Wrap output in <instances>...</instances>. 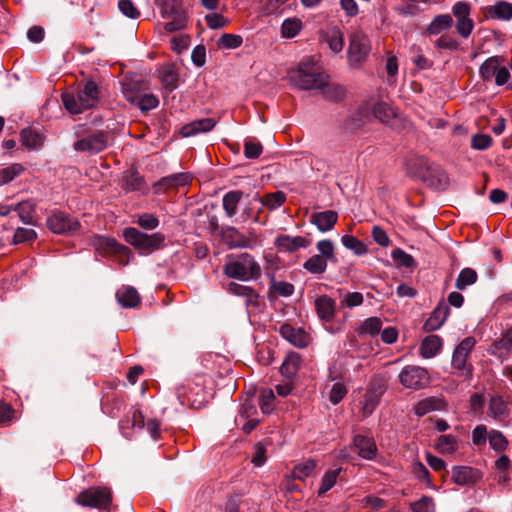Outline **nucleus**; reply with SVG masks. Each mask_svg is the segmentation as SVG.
Returning a JSON list of instances; mask_svg holds the SVG:
<instances>
[{"instance_id": "nucleus-1", "label": "nucleus", "mask_w": 512, "mask_h": 512, "mask_svg": "<svg viewBox=\"0 0 512 512\" xmlns=\"http://www.w3.org/2000/svg\"><path fill=\"white\" fill-rule=\"evenodd\" d=\"M406 170L410 177L420 179L435 189H444L448 184L446 173L424 156H414L406 161Z\"/></svg>"}, {"instance_id": "nucleus-2", "label": "nucleus", "mask_w": 512, "mask_h": 512, "mask_svg": "<svg viewBox=\"0 0 512 512\" xmlns=\"http://www.w3.org/2000/svg\"><path fill=\"white\" fill-rule=\"evenodd\" d=\"M288 76L291 84L301 90L318 89L326 83V74L310 59L301 61Z\"/></svg>"}, {"instance_id": "nucleus-3", "label": "nucleus", "mask_w": 512, "mask_h": 512, "mask_svg": "<svg viewBox=\"0 0 512 512\" xmlns=\"http://www.w3.org/2000/svg\"><path fill=\"white\" fill-rule=\"evenodd\" d=\"M99 94L97 84L89 80L76 93H63L62 101L66 110L72 114H79L95 107L99 102Z\"/></svg>"}, {"instance_id": "nucleus-4", "label": "nucleus", "mask_w": 512, "mask_h": 512, "mask_svg": "<svg viewBox=\"0 0 512 512\" xmlns=\"http://www.w3.org/2000/svg\"><path fill=\"white\" fill-rule=\"evenodd\" d=\"M75 135L78 140L74 142L73 148L77 152L97 154L106 149L108 145V134L104 131L78 125L75 128Z\"/></svg>"}, {"instance_id": "nucleus-5", "label": "nucleus", "mask_w": 512, "mask_h": 512, "mask_svg": "<svg viewBox=\"0 0 512 512\" xmlns=\"http://www.w3.org/2000/svg\"><path fill=\"white\" fill-rule=\"evenodd\" d=\"M223 272L228 278L248 281L260 276L261 267L252 255L243 253L228 261L223 267Z\"/></svg>"}, {"instance_id": "nucleus-6", "label": "nucleus", "mask_w": 512, "mask_h": 512, "mask_svg": "<svg viewBox=\"0 0 512 512\" xmlns=\"http://www.w3.org/2000/svg\"><path fill=\"white\" fill-rule=\"evenodd\" d=\"M124 239L142 254H150L165 245V236L161 233L146 234L134 227L125 228Z\"/></svg>"}, {"instance_id": "nucleus-7", "label": "nucleus", "mask_w": 512, "mask_h": 512, "mask_svg": "<svg viewBox=\"0 0 512 512\" xmlns=\"http://www.w3.org/2000/svg\"><path fill=\"white\" fill-rule=\"evenodd\" d=\"M475 344L476 340L473 337H466L453 352L451 365L460 377H470L472 375L473 367L467 360Z\"/></svg>"}, {"instance_id": "nucleus-8", "label": "nucleus", "mask_w": 512, "mask_h": 512, "mask_svg": "<svg viewBox=\"0 0 512 512\" xmlns=\"http://www.w3.org/2000/svg\"><path fill=\"white\" fill-rule=\"evenodd\" d=\"M76 503L96 509H108L112 503V494L107 487H91L79 493Z\"/></svg>"}, {"instance_id": "nucleus-9", "label": "nucleus", "mask_w": 512, "mask_h": 512, "mask_svg": "<svg viewBox=\"0 0 512 512\" xmlns=\"http://www.w3.org/2000/svg\"><path fill=\"white\" fill-rule=\"evenodd\" d=\"M398 380L406 389L421 390L430 383V375L427 369L417 365H406L400 371Z\"/></svg>"}, {"instance_id": "nucleus-10", "label": "nucleus", "mask_w": 512, "mask_h": 512, "mask_svg": "<svg viewBox=\"0 0 512 512\" xmlns=\"http://www.w3.org/2000/svg\"><path fill=\"white\" fill-rule=\"evenodd\" d=\"M371 51V42L362 32H355L350 37L348 61L353 67H359Z\"/></svg>"}, {"instance_id": "nucleus-11", "label": "nucleus", "mask_w": 512, "mask_h": 512, "mask_svg": "<svg viewBox=\"0 0 512 512\" xmlns=\"http://www.w3.org/2000/svg\"><path fill=\"white\" fill-rule=\"evenodd\" d=\"M452 13L456 18L457 33L463 38H468L474 29V21L470 18V5L459 1L453 5Z\"/></svg>"}, {"instance_id": "nucleus-12", "label": "nucleus", "mask_w": 512, "mask_h": 512, "mask_svg": "<svg viewBox=\"0 0 512 512\" xmlns=\"http://www.w3.org/2000/svg\"><path fill=\"white\" fill-rule=\"evenodd\" d=\"M48 228L56 234H74L80 228L77 219L64 212H55L47 219Z\"/></svg>"}, {"instance_id": "nucleus-13", "label": "nucleus", "mask_w": 512, "mask_h": 512, "mask_svg": "<svg viewBox=\"0 0 512 512\" xmlns=\"http://www.w3.org/2000/svg\"><path fill=\"white\" fill-rule=\"evenodd\" d=\"M123 94L127 101L137 106L141 111H149L159 105V100L154 94L140 93L131 84H124Z\"/></svg>"}, {"instance_id": "nucleus-14", "label": "nucleus", "mask_w": 512, "mask_h": 512, "mask_svg": "<svg viewBox=\"0 0 512 512\" xmlns=\"http://www.w3.org/2000/svg\"><path fill=\"white\" fill-rule=\"evenodd\" d=\"M191 179L192 177L189 173L182 172L171 174L157 181L153 186V190L156 194L166 193L170 189H177L188 185Z\"/></svg>"}, {"instance_id": "nucleus-15", "label": "nucleus", "mask_w": 512, "mask_h": 512, "mask_svg": "<svg viewBox=\"0 0 512 512\" xmlns=\"http://www.w3.org/2000/svg\"><path fill=\"white\" fill-rule=\"evenodd\" d=\"M279 333L284 339L298 348L307 347L310 341L309 335L302 328H296L289 323L282 324L279 328Z\"/></svg>"}, {"instance_id": "nucleus-16", "label": "nucleus", "mask_w": 512, "mask_h": 512, "mask_svg": "<svg viewBox=\"0 0 512 512\" xmlns=\"http://www.w3.org/2000/svg\"><path fill=\"white\" fill-rule=\"evenodd\" d=\"M316 314L322 323H331L336 314V302L328 295H321L314 301Z\"/></svg>"}, {"instance_id": "nucleus-17", "label": "nucleus", "mask_w": 512, "mask_h": 512, "mask_svg": "<svg viewBox=\"0 0 512 512\" xmlns=\"http://www.w3.org/2000/svg\"><path fill=\"white\" fill-rule=\"evenodd\" d=\"M353 445L357 449L358 455L365 460H373L378 452L373 438L364 435H355Z\"/></svg>"}, {"instance_id": "nucleus-18", "label": "nucleus", "mask_w": 512, "mask_h": 512, "mask_svg": "<svg viewBox=\"0 0 512 512\" xmlns=\"http://www.w3.org/2000/svg\"><path fill=\"white\" fill-rule=\"evenodd\" d=\"M222 236L225 241L232 248H253L256 243L252 239L245 237L241 234L238 229L232 226H227L223 228Z\"/></svg>"}, {"instance_id": "nucleus-19", "label": "nucleus", "mask_w": 512, "mask_h": 512, "mask_svg": "<svg viewBox=\"0 0 512 512\" xmlns=\"http://www.w3.org/2000/svg\"><path fill=\"white\" fill-rule=\"evenodd\" d=\"M226 289L228 293L244 298L247 306L257 307L259 305V294L250 286L231 282Z\"/></svg>"}, {"instance_id": "nucleus-20", "label": "nucleus", "mask_w": 512, "mask_h": 512, "mask_svg": "<svg viewBox=\"0 0 512 512\" xmlns=\"http://www.w3.org/2000/svg\"><path fill=\"white\" fill-rule=\"evenodd\" d=\"M337 220L338 214L333 210L314 212L310 216V222L321 232H328L332 230L337 223Z\"/></svg>"}, {"instance_id": "nucleus-21", "label": "nucleus", "mask_w": 512, "mask_h": 512, "mask_svg": "<svg viewBox=\"0 0 512 512\" xmlns=\"http://www.w3.org/2000/svg\"><path fill=\"white\" fill-rule=\"evenodd\" d=\"M450 308L448 304L440 302L437 307L433 310L430 317L424 323V329L426 331H435L439 329L447 317L449 316Z\"/></svg>"}, {"instance_id": "nucleus-22", "label": "nucleus", "mask_w": 512, "mask_h": 512, "mask_svg": "<svg viewBox=\"0 0 512 512\" xmlns=\"http://www.w3.org/2000/svg\"><path fill=\"white\" fill-rule=\"evenodd\" d=\"M216 125V121L213 118H203L195 120L191 123L184 125L181 128V134L183 137H192L199 133H205L211 131Z\"/></svg>"}, {"instance_id": "nucleus-23", "label": "nucleus", "mask_w": 512, "mask_h": 512, "mask_svg": "<svg viewBox=\"0 0 512 512\" xmlns=\"http://www.w3.org/2000/svg\"><path fill=\"white\" fill-rule=\"evenodd\" d=\"M451 478L458 485H469L477 481L479 472L468 466H455L452 469Z\"/></svg>"}, {"instance_id": "nucleus-24", "label": "nucleus", "mask_w": 512, "mask_h": 512, "mask_svg": "<svg viewBox=\"0 0 512 512\" xmlns=\"http://www.w3.org/2000/svg\"><path fill=\"white\" fill-rule=\"evenodd\" d=\"M294 293V285L286 281H277L274 274L270 275L268 298L270 300L281 297H290Z\"/></svg>"}, {"instance_id": "nucleus-25", "label": "nucleus", "mask_w": 512, "mask_h": 512, "mask_svg": "<svg viewBox=\"0 0 512 512\" xmlns=\"http://www.w3.org/2000/svg\"><path fill=\"white\" fill-rule=\"evenodd\" d=\"M458 448L459 439L452 434L441 435L434 442V449L443 455H453Z\"/></svg>"}, {"instance_id": "nucleus-26", "label": "nucleus", "mask_w": 512, "mask_h": 512, "mask_svg": "<svg viewBox=\"0 0 512 512\" xmlns=\"http://www.w3.org/2000/svg\"><path fill=\"white\" fill-rule=\"evenodd\" d=\"M158 72L161 84L168 92L177 88L179 75L173 64L163 65Z\"/></svg>"}, {"instance_id": "nucleus-27", "label": "nucleus", "mask_w": 512, "mask_h": 512, "mask_svg": "<svg viewBox=\"0 0 512 512\" xmlns=\"http://www.w3.org/2000/svg\"><path fill=\"white\" fill-rule=\"evenodd\" d=\"M243 197V192L240 190H231L224 194L222 198V206L225 215L232 218L237 214L238 205Z\"/></svg>"}, {"instance_id": "nucleus-28", "label": "nucleus", "mask_w": 512, "mask_h": 512, "mask_svg": "<svg viewBox=\"0 0 512 512\" xmlns=\"http://www.w3.org/2000/svg\"><path fill=\"white\" fill-rule=\"evenodd\" d=\"M441 347L442 339L438 335H429L421 343L420 354L423 358L430 359L440 352Z\"/></svg>"}, {"instance_id": "nucleus-29", "label": "nucleus", "mask_w": 512, "mask_h": 512, "mask_svg": "<svg viewBox=\"0 0 512 512\" xmlns=\"http://www.w3.org/2000/svg\"><path fill=\"white\" fill-rule=\"evenodd\" d=\"M487 13L492 19L509 21L512 19V4L504 0L497 1L487 8Z\"/></svg>"}, {"instance_id": "nucleus-30", "label": "nucleus", "mask_w": 512, "mask_h": 512, "mask_svg": "<svg viewBox=\"0 0 512 512\" xmlns=\"http://www.w3.org/2000/svg\"><path fill=\"white\" fill-rule=\"evenodd\" d=\"M116 298L125 308H134L140 303L139 294L133 287H122L116 292Z\"/></svg>"}, {"instance_id": "nucleus-31", "label": "nucleus", "mask_w": 512, "mask_h": 512, "mask_svg": "<svg viewBox=\"0 0 512 512\" xmlns=\"http://www.w3.org/2000/svg\"><path fill=\"white\" fill-rule=\"evenodd\" d=\"M382 328V320L378 317H369L362 321L357 328L359 336L375 337Z\"/></svg>"}, {"instance_id": "nucleus-32", "label": "nucleus", "mask_w": 512, "mask_h": 512, "mask_svg": "<svg viewBox=\"0 0 512 512\" xmlns=\"http://www.w3.org/2000/svg\"><path fill=\"white\" fill-rule=\"evenodd\" d=\"M508 407L502 397L494 396L490 398L488 405V415L495 420H502L508 416Z\"/></svg>"}, {"instance_id": "nucleus-33", "label": "nucleus", "mask_w": 512, "mask_h": 512, "mask_svg": "<svg viewBox=\"0 0 512 512\" xmlns=\"http://www.w3.org/2000/svg\"><path fill=\"white\" fill-rule=\"evenodd\" d=\"M443 407V401L436 397H428L419 401L415 407L414 412L417 416H424L429 412L440 410Z\"/></svg>"}, {"instance_id": "nucleus-34", "label": "nucleus", "mask_w": 512, "mask_h": 512, "mask_svg": "<svg viewBox=\"0 0 512 512\" xmlns=\"http://www.w3.org/2000/svg\"><path fill=\"white\" fill-rule=\"evenodd\" d=\"M501 64V58L498 56L489 57L480 66V76L484 81H491L495 78L497 70Z\"/></svg>"}, {"instance_id": "nucleus-35", "label": "nucleus", "mask_w": 512, "mask_h": 512, "mask_svg": "<svg viewBox=\"0 0 512 512\" xmlns=\"http://www.w3.org/2000/svg\"><path fill=\"white\" fill-rule=\"evenodd\" d=\"M364 297L360 292L340 291L339 304L341 308L353 309L363 304Z\"/></svg>"}, {"instance_id": "nucleus-36", "label": "nucleus", "mask_w": 512, "mask_h": 512, "mask_svg": "<svg viewBox=\"0 0 512 512\" xmlns=\"http://www.w3.org/2000/svg\"><path fill=\"white\" fill-rule=\"evenodd\" d=\"M453 19L449 14H441L436 16L427 28V32L431 35L440 34L442 31L452 26Z\"/></svg>"}, {"instance_id": "nucleus-37", "label": "nucleus", "mask_w": 512, "mask_h": 512, "mask_svg": "<svg viewBox=\"0 0 512 512\" xmlns=\"http://www.w3.org/2000/svg\"><path fill=\"white\" fill-rule=\"evenodd\" d=\"M43 136L35 130L23 129L21 131L22 145L28 149H38L43 143Z\"/></svg>"}, {"instance_id": "nucleus-38", "label": "nucleus", "mask_w": 512, "mask_h": 512, "mask_svg": "<svg viewBox=\"0 0 512 512\" xmlns=\"http://www.w3.org/2000/svg\"><path fill=\"white\" fill-rule=\"evenodd\" d=\"M318 90L322 91V95L325 99L333 102L342 100L345 95V90L342 86L328 83L327 75L325 85L323 87H319Z\"/></svg>"}, {"instance_id": "nucleus-39", "label": "nucleus", "mask_w": 512, "mask_h": 512, "mask_svg": "<svg viewBox=\"0 0 512 512\" xmlns=\"http://www.w3.org/2000/svg\"><path fill=\"white\" fill-rule=\"evenodd\" d=\"M257 199L263 206L272 211L284 204L286 201V194L282 191H276L265 194L263 197Z\"/></svg>"}, {"instance_id": "nucleus-40", "label": "nucleus", "mask_w": 512, "mask_h": 512, "mask_svg": "<svg viewBox=\"0 0 512 512\" xmlns=\"http://www.w3.org/2000/svg\"><path fill=\"white\" fill-rule=\"evenodd\" d=\"M340 472H341V468H337V469L328 470L324 473L322 480H321V485L317 492L319 497L324 496L326 494V492H328L330 489L333 488V486L337 482V478H338Z\"/></svg>"}, {"instance_id": "nucleus-41", "label": "nucleus", "mask_w": 512, "mask_h": 512, "mask_svg": "<svg viewBox=\"0 0 512 512\" xmlns=\"http://www.w3.org/2000/svg\"><path fill=\"white\" fill-rule=\"evenodd\" d=\"M372 112L377 119L385 124H389L396 116L394 109L384 102H377L373 106Z\"/></svg>"}, {"instance_id": "nucleus-42", "label": "nucleus", "mask_w": 512, "mask_h": 512, "mask_svg": "<svg viewBox=\"0 0 512 512\" xmlns=\"http://www.w3.org/2000/svg\"><path fill=\"white\" fill-rule=\"evenodd\" d=\"M326 41L328 43L329 48L334 53H338L343 49V46H344L343 34L340 31V29L337 27H334L327 31Z\"/></svg>"}, {"instance_id": "nucleus-43", "label": "nucleus", "mask_w": 512, "mask_h": 512, "mask_svg": "<svg viewBox=\"0 0 512 512\" xmlns=\"http://www.w3.org/2000/svg\"><path fill=\"white\" fill-rule=\"evenodd\" d=\"M477 272L472 268H464L460 271L455 286L459 290H464L468 286L474 284L477 281Z\"/></svg>"}, {"instance_id": "nucleus-44", "label": "nucleus", "mask_w": 512, "mask_h": 512, "mask_svg": "<svg viewBox=\"0 0 512 512\" xmlns=\"http://www.w3.org/2000/svg\"><path fill=\"white\" fill-rule=\"evenodd\" d=\"M316 466L317 462L314 459H307L294 467L293 477L295 479L304 480L312 475Z\"/></svg>"}, {"instance_id": "nucleus-45", "label": "nucleus", "mask_w": 512, "mask_h": 512, "mask_svg": "<svg viewBox=\"0 0 512 512\" xmlns=\"http://www.w3.org/2000/svg\"><path fill=\"white\" fill-rule=\"evenodd\" d=\"M302 29V21L296 17L287 18L283 21L281 26L282 37L284 38H293L295 37Z\"/></svg>"}, {"instance_id": "nucleus-46", "label": "nucleus", "mask_w": 512, "mask_h": 512, "mask_svg": "<svg viewBox=\"0 0 512 512\" xmlns=\"http://www.w3.org/2000/svg\"><path fill=\"white\" fill-rule=\"evenodd\" d=\"M327 262L328 261L320 257V255H313L304 262L303 267L311 274H322L327 269Z\"/></svg>"}, {"instance_id": "nucleus-47", "label": "nucleus", "mask_w": 512, "mask_h": 512, "mask_svg": "<svg viewBox=\"0 0 512 512\" xmlns=\"http://www.w3.org/2000/svg\"><path fill=\"white\" fill-rule=\"evenodd\" d=\"M343 246L356 255H364L367 253L366 245L353 235H343L341 238Z\"/></svg>"}, {"instance_id": "nucleus-48", "label": "nucleus", "mask_w": 512, "mask_h": 512, "mask_svg": "<svg viewBox=\"0 0 512 512\" xmlns=\"http://www.w3.org/2000/svg\"><path fill=\"white\" fill-rule=\"evenodd\" d=\"M490 447L496 452H503L507 449L509 442L499 430H491L488 436Z\"/></svg>"}, {"instance_id": "nucleus-49", "label": "nucleus", "mask_w": 512, "mask_h": 512, "mask_svg": "<svg viewBox=\"0 0 512 512\" xmlns=\"http://www.w3.org/2000/svg\"><path fill=\"white\" fill-rule=\"evenodd\" d=\"M14 211L17 212L20 220L24 224H32L34 205L31 202L23 201V202L18 203L14 207Z\"/></svg>"}, {"instance_id": "nucleus-50", "label": "nucleus", "mask_w": 512, "mask_h": 512, "mask_svg": "<svg viewBox=\"0 0 512 512\" xmlns=\"http://www.w3.org/2000/svg\"><path fill=\"white\" fill-rule=\"evenodd\" d=\"M300 359L297 355H289L283 361L280 372L286 377H292L299 369Z\"/></svg>"}, {"instance_id": "nucleus-51", "label": "nucleus", "mask_w": 512, "mask_h": 512, "mask_svg": "<svg viewBox=\"0 0 512 512\" xmlns=\"http://www.w3.org/2000/svg\"><path fill=\"white\" fill-rule=\"evenodd\" d=\"M391 257L400 267L412 268L415 266L414 258L400 248H395L391 253Z\"/></svg>"}, {"instance_id": "nucleus-52", "label": "nucleus", "mask_w": 512, "mask_h": 512, "mask_svg": "<svg viewBox=\"0 0 512 512\" xmlns=\"http://www.w3.org/2000/svg\"><path fill=\"white\" fill-rule=\"evenodd\" d=\"M316 248L319 252L318 255L323 257L326 261H336L334 244L329 239H323L317 242Z\"/></svg>"}, {"instance_id": "nucleus-53", "label": "nucleus", "mask_w": 512, "mask_h": 512, "mask_svg": "<svg viewBox=\"0 0 512 512\" xmlns=\"http://www.w3.org/2000/svg\"><path fill=\"white\" fill-rule=\"evenodd\" d=\"M170 17L172 18V20L168 21L165 24L166 31L175 32V31L182 30V29L186 28L187 17L182 11L172 14V16H170Z\"/></svg>"}, {"instance_id": "nucleus-54", "label": "nucleus", "mask_w": 512, "mask_h": 512, "mask_svg": "<svg viewBox=\"0 0 512 512\" xmlns=\"http://www.w3.org/2000/svg\"><path fill=\"white\" fill-rule=\"evenodd\" d=\"M157 5L160 7L163 18H170L180 10L178 0H156Z\"/></svg>"}, {"instance_id": "nucleus-55", "label": "nucleus", "mask_w": 512, "mask_h": 512, "mask_svg": "<svg viewBox=\"0 0 512 512\" xmlns=\"http://www.w3.org/2000/svg\"><path fill=\"white\" fill-rule=\"evenodd\" d=\"M243 43L240 35L225 33L219 38V46L225 49H236Z\"/></svg>"}, {"instance_id": "nucleus-56", "label": "nucleus", "mask_w": 512, "mask_h": 512, "mask_svg": "<svg viewBox=\"0 0 512 512\" xmlns=\"http://www.w3.org/2000/svg\"><path fill=\"white\" fill-rule=\"evenodd\" d=\"M413 512H435V504L431 497L423 496L410 504Z\"/></svg>"}, {"instance_id": "nucleus-57", "label": "nucleus", "mask_w": 512, "mask_h": 512, "mask_svg": "<svg viewBox=\"0 0 512 512\" xmlns=\"http://www.w3.org/2000/svg\"><path fill=\"white\" fill-rule=\"evenodd\" d=\"M23 168L19 164H14L0 169V185L7 184L22 172Z\"/></svg>"}, {"instance_id": "nucleus-58", "label": "nucleus", "mask_w": 512, "mask_h": 512, "mask_svg": "<svg viewBox=\"0 0 512 512\" xmlns=\"http://www.w3.org/2000/svg\"><path fill=\"white\" fill-rule=\"evenodd\" d=\"M37 237L35 230L31 228H17L14 237V244H21L25 242L33 241Z\"/></svg>"}, {"instance_id": "nucleus-59", "label": "nucleus", "mask_w": 512, "mask_h": 512, "mask_svg": "<svg viewBox=\"0 0 512 512\" xmlns=\"http://www.w3.org/2000/svg\"><path fill=\"white\" fill-rule=\"evenodd\" d=\"M347 394V388L342 382H336L331 387L330 393H329V401L337 405L342 401V399Z\"/></svg>"}, {"instance_id": "nucleus-60", "label": "nucleus", "mask_w": 512, "mask_h": 512, "mask_svg": "<svg viewBox=\"0 0 512 512\" xmlns=\"http://www.w3.org/2000/svg\"><path fill=\"white\" fill-rule=\"evenodd\" d=\"M263 151L260 142L254 140H246L244 144V155L248 159L258 158Z\"/></svg>"}, {"instance_id": "nucleus-61", "label": "nucleus", "mask_w": 512, "mask_h": 512, "mask_svg": "<svg viewBox=\"0 0 512 512\" xmlns=\"http://www.w3.org/2000/svg\"><path fill=\"white\" fill-rule=\"evenodd\" d=\"M489 433L487 427L483 424L477 425L472 431V443L477 447L484 446L488 439Z\"/></svg>"}, {"instance_id": "nucleus-62", "label": "nucleus", "mask_w": 512, "mask_h": 512, "mask_svg": "<svg viewBox=\"0 0 512 512\" xmlns=\"http://www.w3.org/2000/svg\"><path fill=\"white\" fill-rule=\"evenodd\" d=\"M275 246L281 252L293 253L296 252V248L293 244L292 236L290 235H280L276 237L274 241Z\"/></svg>"}, {"instance_id": "nucleus-63", "label": "nucleus", "mask_w": 512, "mask_h": 512, "mask_svg": "<svg viewBox=\"0 0 512 512\" xmlns=\"http://www.w3.org/2000/svg\"><path fill=\"white\" fill-rule=\"evenodd\" d=\"M412 473L420 481L431 485L430 473L423 463L415 461L412 463Z\"/></svg>"}, {"instance_id": "nucleus-64", "label": "nucleus", "mask_w": 512, "mask_h": 512, "mask_svg": "<svg viewBox=\"0 0 512 512\" xmlns=\"http://www.w3.org/2000/svg\"><path fill=\"white\" fill-rule=\"evenodd\" d=\"M136 222L146 230H153L159 226V219L151 213H143L139 215Z\"/></svg>"}]
</instances>
